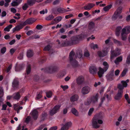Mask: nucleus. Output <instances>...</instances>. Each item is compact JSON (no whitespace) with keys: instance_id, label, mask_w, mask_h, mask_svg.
Returning <instances> with one entry per match:
<instances>
[{"instance_id":"obj_10","label":"nucleus","mask_w":130,"mask_h":130,"mask_svg":"<svg viewBox=\"0 0 130 130\" xmlns=\"http://www.w3.org/2000/svg\"><path fill=\"white\" fill-rule=\"evenodd\" d=\"M121 54L120 50L117 48L115 51H111V61L114 57L119 55Z\"/></svg>"},{"instance_id":"obj_49","label":"nucleus","mask_w":130,"mask_h":130,"mask_svg":"<svg viewBox=\"0 0 130 130\" xmlns=\"http://www.w3.org/2000/svg\"><path fill=\"white\" fill-rule=\"evenodd\" d=\"M47 12V9L43 10L40 11L39 13L41 14H44L45 13H46Z\"/></svg>"},{"instance_id":"obj_34","label":"nucleus","mask_w":130,"mask_h":130,"mask_svg":"<svg viewBox=\"0 0 130 130\" xmlns=\"http://www.w3.org/2000/svg\"><path fill=\"white\" fill-rule=\"evenodd\" d=\"M66 74V70H63L61 71L58 75V76H59V77H62L65 75Z\"/></svg>"},{"instance_id":"obj_5","label":"nucleus","mask_w":130,"mask_h":130,"mask_svg":"<svg viewBox=\"0 0 130 130\" xmlns=\"http://www.w3.org/2000/svg\"><path fill=\"white\" fill-rule=\"evenodd\" d=\"M106 44L104 45V48L102 51H99L97 52V54L100 57H103L105 56L107 54L109 50L108 48L106 47Z\"/></svg>"},{"instance_id":"obj_12","label":"nucleus","mask_w":130,"mask_h":130,"mask_svg":"<svg viewBox=\"0 0 130 130\" xmlns=\"http://www.w3.org/2000/svg\"><path fill=\"white\" fill-rule=\"evenodd\" d=\"M123 91L122 90L118 89V93L115 96V99L117 100H120L122 97Z\"/></svg>"},{"instance_id":"obj_3","label":"nucleus","mask_w":130,"mask_h":130,"mask_svg":"<svg viewBox=\"0 0 130 130\" xmlns=\"http://www.w3.org/2000/svg\"><path fill=\"white\" fill-rule=\"evenodd\" d=\"M98 94H96L95 95H93L88 99L87 101L85 102L84 104L86 105H88L91 103L94 104L98 101Z\"/></svg>"},{"instance_id":"obj_59","label":"nucleus","mask_w":130,"mask_h":130,"mask_svg":"<svg viewBox=\"0 0 130 130\" xmlns=\"http://www.w3.org/2000/svg\"><path fill=\"white\" fill-rule=\"evenodd\" d=\"M60 0H56L53 3V5H56L59 3L60 2Z\"/></svg>"},{"instance_id":"obj_15","label":"nucleus","mask_w":130,"mask_h":130,"mask_svg":"<svg viewBox=\"0 0 130 130\" xmlns=\"http://www.w3.org/2000/svg\"><path fill=\"white\" fill-rule=\"evenodd\" d=\"M72 125V123L71 121L67 122L61 128V130H67L69 129Z\"/></svg>"},{"instance_id":"obj_39","label":"nucleus","mask_w":130,"mask_h":130,"mask_svg":"<svg viewBox=\"0 0 130 130\" xmlns=\"http://www.w3.org/2000/svg\"><path fill=\"white\" fill-rule=\"evenodd\" d=\"M112 6L111 5H107L103 8V10L105 11H107L111 8Z\"/></svg>"},{"instance_id":"obj_16","label":"nucleus","mask_w":130,"mask_h":130,"mask_svg":"<svg viewBox=\"0 0 130 130\" xmlns=\"http://www.w3.org/2000/svg\"><path fill=\"white\" fill-rule=\"evenodd\" d=\"M121 83L122 84H119L118 86V89H120L123 90L124 87H126L127 85V84L125 81L122 80Z\"/></svg>"},{"instance_id":"obj_45","label":"nucleus","mask_w":130,"mask_h":130,"mask_svg":"<svg viewBox=\"0 0 130 130\" xmlns=\"http://www.w3.org/2000/svg\"><path fill=\"white\" fill-rule=\"evenodd\" d=\"M54 18V16L52 15H51L46 17L45 18V19L47 21L53 19Z\"/></svg>"},{"instance_id":"obj_61","label":"nucleus","mask_w":130,"mask_h":130,"mask_svg":"<svg viewBox=\"0 0 130 130\" xmlns=\"http://www.w3.org/2000/svg\"><path fill=\"white\" fill-rule=\"evenodd\" d=\"M120 70H118L117 69L115 71V74L116 76H118L119 74V73H120Z\"/></svg>"},{"instance_id":"obj_17","label":"nucleus","mask_w":130,"mask_h":130,"mask_svg":"<svg viewBox=\"0 0 130 130\" xmlns=\"http://www.w3.org/2000/svg\"><path fill=\"white\" fill-rule=\"evenodd\" d=\"M97 70V68L95 66H91L89 68L90 72L93 75L96 74Z\"/></svg>"},{"instance_id":"obj_1","label":"nucleus","mask_w":130,"mask_h":130,"mask_svg":"<svg viewBox=\"0 0 130 130\" xmlns=\"http://www.w3.org/2000/svg\"><path fill=\"white\" fill-rule=\"evenodd\" d=\"M130 33V26L125 27L122 30L121 36L122 39L123 41L126 40L127 38V34Z\"/></svg>"},{"instance_id":"obj_43","label":"nucleus","mask_w":130,"mask_h":130,"mask_svg":"<svg viewBox=\"0 0 130 130\" xmlns=\"http://www.w3.org/2000/svg\"><path fill=\"white\" fill-rule=\"evenodd\" d=\"M127 70L126 69H124L122 71L120 77H122L126 75L127 72Z\"/></svg>"},{"instance_id":"obj_63","label":"nucleus","mask_w":130,"mask_h":130,"mask_svg":"<svg viewBox=\"0 0 130 130\" xmlns=\"http://www.w3.org/2000/svg\"><path fill=\"white\" fill-rule=\"evenodd\" d=\"M30 119V117L29 116H28L26 119L25 121L26 123H28Z\"/></svg>"},{"instance_id":"obj_35","label":"nucleus","mask_w":130,"mask_h":130,"mask_svg":"<svg viewBox=\"0 0 130 130\" xmlns=\"http://www.w3.org/2000/svg\"><path fill=\"white\" fill-rule=\"evenodd\" d=\"M31 67L30 66H27V67L26 68V74L27 75L29 74L31 71Z\"/></svg>"},{"instance_id":"obj_2","label":"nucleus","mask_w":130,"mask_h":130,"mask_svg":"<svg viewBox=\"0 0 130 130\" xmlns=\"http://www.w3.org/2000/svg\"><path fill=\"white\" fill-rule=\"evenodd\" d=\"M41 70H44L45 72L49 73H52L55 72L58 70V67L56 66H50L45 68H42Z\"/></svg>"},{"instance_id":"obj_23","label":"nucleus","mask_w":130,"mask_h":130,"mask_svg":"<svg viewBox=\"0 0 130 130\" xmlns=\"http://www.w3.org/2000/svg\"><path fill=\"white\" fill-rule=\"evenodd\" d=\"M122 27L120 26L117 27L116 28L115 34L117 36H119L120 34H121V31H122Z\"/></svg>"},{"instance_id":"obj_4","label":"nucleus","mask_w":130,"mask_h":130,"mask_svg":"<svg viewBox=\"0 0 130 130\" xmlns=\"http://www.w3.org/2000/svg\"><path fill=\"white\" fill-rule=\"evenodd\" d=\"M24 91V89H22L20 90L19 91L14 93L12 95V98L14 100L17 101L19 100L21 97Z\"/></svg>"},{"instance_id":"obj_48","label":"nucleus","mask_w":130,"mask_h":130,"mask_svg":"<svg viewBox=\"0 0 130 130\" xmlns=\"http://www.w3.org/2000/svg\"><path fill=\"white\" fill-rule=\"evenodd\" d=\"M62 18L61 16L58 17L54 19V20L57 22H59L61 20Z\"/></svg>"},{"instance_id":"obj_19","label":"nucleus","mask_w":130,"mask_h":130,"mask_svg":"<svg viewBox=\"0 0 130 130\" xmlns=\"http://www.w3.org/2000/svg\"><path fill=\"white\" fill-rule=\"evenodd\" d=\"M31 116L35 120H36L38 117V112L36 109L34 110L31 112Z\"/></svg>"},{"instance_id":"obj_32","label":"nucleus","mask_w":130,"mask_h":130,"mask_svg":"<svg viewBox=\"0 0 130 130\" xmlns=\"http://www.w3.org/2000/svg\"><path fill=\"white\" fill-rule=\"evenodd\" d=\"M122 60V57L121 56H119L117 58L115 61V64H118L119 62H121Z\"/></svg>"},{"instance_id":"obj_54","label":"nucleus","mask_w":130,"mask_h":130,"mask_svg":"<svg viewBox=\"0 0 130 130\" xmlns=\"http://www.w3.org/2000/svg\"><path fill=\"white\" fill-rule=\"evenodd\" d=\"M63 89V91H65L66 89L68 88V86L67 85L63 86L61 85L60 86Z\"/></svg>"},{"instance_id":"obj_41","label":"nucleus","mask_w":130,"mask_h":130,"mask_svg":"<svg viewBox=\"0 0 130 130\" xmlns=\"http://www.w3.org/2000/svg\"><path fill=\"white\" fill-rule=\"evenodd\" d=\"M19 5V3H17L15 0H13L11 3V6L13 7L17 6Z\"/></svg>"},{"instance_id":"obj_42","label":"nucleus","mask_w":130,"mask_h":130,"mask_svg":"<svg viewBox=\"0 0 130 130\" xmlns=\"http://www.w3.org/2000/svg\"><path fill=\"white\" fill-rule=\"evenodd\" d=\"M12 25H9V26L5 27L4 29V30L8 32L9 31L10 29L12 27Z\"/></svg>"},{"instance_id":"obj_31","label":"nucleus","mask_w":130,"mask_h":130,"mask_svg":"<svg viewBox=\"0 0 130 130\" xmlns=\"http://www.w3.org/2000/svg\"><path fill=\"white\" fill-rule=\"evenodd\" d=\"M24 67L23 66H15V70L16 71H20L22 70Z\"/></svg>"},{"instance_id":"obj_52","label":"nucleus","mask_w":130,"mask_h":130,"mask_svg":"<svg viewBox=\"0 0 130 130\" xmlns=\"http://www.w3.org/2000/svg\"><path fill=\"white\" fill-rule=\"evenodd\" d=\"M105 99L104 97H103L101 99V101L99 105V107H101L102 106Z\"/></svg>"},{"instance_id":"obj_9","label":"nucleus","mask_w":130,"mask_h":130,"mask_svg":"<svg viewBox=\"0 0 130 130\" xmlns=\"http://www.w3.org/2000/svg\"><path fill=\"white\" fill-rule=\"evenodd\" d=\"M98 119V117L95 115L92 119V125L93 128H99L100 125H99L97 122V120Z\"/></svg>"},{"instance_id":"obj_27","label":"nucleus","mask_w":130,"mask_h":130,"mask_svg":"<svg viewBox=\"0 0 130 130\" xmlns=\"http://www.w3.org/2000/svg\"><path fill=\"white\" fill-rule=\"evenodd\" d=\"M71 10H67L62 8H59L57 9V11L59 13H64L71 11Z\"/></svg>"},{"instance_id":"obj_50","label":"nucleus","mask_w":130,"mask_h":130,"mask_svg":"<svg viewBox=\"0 0 130 130\" xmlns=\"http://www.w3.org/2000/svg\"><path fill=\"white\" fill-rule=\"evenodd\" d=\"M94 110V109L93 108H90V109L88 113V115L89 116H90L91 115Z\"/></svg>"},{"instance_id":"obj_44","label":"nucleus","mask_w":130,"mask_h":130,"mask_svg":"<svg viewBox=\"0 0 130 130\" xmlns=\"http://www.w3.org/2000/svg\"><path fill=\"white\" fill-rule=\"evenodd\" d=\"M72 113L74 115L76 116H77L78 115V112L75 108H72L71 110Z\"/></svg>"},{"instance_id":"obj_26","label":"nucleus","mask_w":130,"mask_h":130,"mask_svg":"<svg viewBox=\"0 0 130 130\" xmlns=\"http://www.w3.org/2000/svg\"><path fill=\"white\" fill-rule=\"evenodd\" d=\"M113 76L114 74L113 71L110 72L107 75V78L108 80H113Z\"/></svg>"},{"instance_id":"obj_22","label":"nucleus","mask_w":130,"mask_h":130,"mask_svg":"<svg viewBox=\"0 0 130 130\" xmlns=\"http://www.w3.org/2000/svg\"><path fill=\"white\" fill-rule=\"evenodd\" d=\"M19 82L18 79H14L12 83V86L13 88L15 89L17 88L18 87Z\"/></svg>"},{"instance_id":"obj_58","label":"nucleus","mask_w":130,"mask_h":130,"mask_svg":"<svg viewBox=\"0 0 130 130\" xmlns=\"http://www.w3.org/2000/svg\"><path fill=\"white\" fill-rule=\"evenodd\" d=\"M57 128V126H53L50 128L48 130H56Z\"/></svg>"},{"instance_id":"obj_51","label":"nucleus","mask_w":130,"mask_h":130,"mask_svg":"<svg viewBox=\"0 0 130 130\" xmlns=\"http://www.w3.org/2000/svg\"><path fill=\"white\" fill-rule=\"evenodd\" d=\"M90 54L89 52L88 51H85L84 54V56L85 57H88L89 56Z\"/></svg>"},{"instance_id":"obj_36","label":"nucleus","mask_w":130,"mask_h":130,"mask_svg":"<svg viewBox=\"0 0 130 130\" xmlns=\"http://www.w3.org/2000/svg\"><path fill=\"white\" fill-rule=\"evenodd\" d=\"M90 47L91 48L95 49V48H98V46L97 44H94L93 43H92L90 44Z\"/></svg>"},{"instance_id":"obj_24","label":"nucleus","mask_w":130,"mask_h":130,"mask_svg":"<svg viewBox=\"0 0 130 130\" xmlns=\"http://www.w3.org/2000/svg\"><path fill=\"white\" fill-rule=\"evenodd\" d=\"M79 96L78 95L75 94L72 96L70 98V100L71 102H74L78 101Z\"/></svg>"},{"instance_id":"obj_28","label":"nucleus","mask_w":130,"mask_h":130,"mask_svg":"<svg viewBox=\"0 0 130 130\" xmlns=\"http://www.w3.org/2000/svg\"><path fill=\"white\" fill-rule=\"evenodd\" d=\"M34 22L31 19H28L26 20L23 23V25L25 26L27 24H30Z\"/></svg>"},{"instance_id":"obj_62","label":"nucleus","mask_w":130,"mask_h":130,"mask_svg":"<svg viewBox=\"0 0 130 130\" xmlns=\"http://www.w3.org/2000/svg\"><path fill=\"white\" fill-rule=\"evenodd\" d=\"M9 22L10 23H15L16 22V21L14 19H11L9 21Z\"/></svg>"},{"instance_id":"obj_6","label":"nucleus","mask_w":130,"mask_h":130,"mask_svg":"<svg viewBox=\"0 0 130 130\" xmlns=\"http://www.w3.org/2000/svg\"><path fill=\"white\" fill-rule=\"evenodd\" d=\"M75 53L72 51L70 53L69 55V59L70 62L73 65H77L78 64V62L74 59Z\"/></svg>"},{"instance_id":"obj_64","label":"nucleus","mask_w":130,"mask_h":130,"mask_svg":"<svg viewBox=\"0 0 130 130\" xmlns=\"http://www.w3.org/2000/svg\"><path fill=\"white\" fill-rule=\"evenodd\" d=\"M7 14V13L6 11H3L2 12V17H3L5 16Z\"/></svg>"},{"instance_id":"obj_38","label":"nucleus","mask_w":130,"mask_h":130,"mask_svg":"<svg viewBox=\"0 0 130 130\" xmlns=\"http://www.w3.org/2000/svg\"><path fill=\"white\" fill-rule=\"evenodd\" d=\"M46 96L48 98H50L52 95V92L51 91H49L46 92Z\"/></svg>"},{"instance_id":"obj_20","label":"nucleus","mask_w":130,"mask_h":130,"mask_svg":"<svg viewBox=\"0 0 130 130\" xmlns=\"http://www.w3.org/2000/svg\"><path fill=\"white\" fill-rule=\"evenodd\" d=\"M95 5L94 4L89 3L84 6V9L85 10H89Z\"/></svg>"},{"instance_id":"obj_14","label":"nucleus","mask_w":130,"mask_h":130,"mask_svg":"<svg viewBox=\"0 0 130 130\" xmlns=\"http://www.w3.org/2000/svg\"><path fill=\"white\" fill-rule=\"evenodd\" d=\"M122 9L121 8H118L115 12L112 17L113 20H116L118 18V15H120L122 12Z\"/></svg>"},{"instance_id":"obj_30","label":"nucleus","mask_w":130,"mask_h":130,"mask_svg":"<svg viewBox=\"0 0 130 130\" xmlns=\"http://www.w3.org/2000/svg\"><path fill=\"white\" fill-rule=\"evenodd\" d=\"M82 51L80 50L78 51L76 53V57H78L79 58H80L82 57Z\"/></svg>"},{"instance_id":"obj_21","label":"nucleus","mask_w":130,"mask_h":130,"mask_svg":"<svg viewBox=\"0 0 130 130\" xmlns=\"http://www.w3.org/2000/svg\"><path fill=\"white\" fill-rule=\"evenodd\" d=\"M84 81V78L82 76H79L76 79L77 83L79 85L82 84L83 83Z\"/></svg>"},{"instance_id":"obj_56","label":"nucleus","mask_w":130,"mask_h":130,"mask_svg":"<svg viewBox=\"0 0 130 130\" xmlns=\"http://www.w3.org/2000/svg\"><path fill=\"white\" fill-rule=\"evenodd\" d=\"M126 62L128 64H129L130 63V54L127 57L126 61Z\"/></svg>"},{"instance_id":"obj_11","label":"nucleus","mask_w":130,"mask_h":130,"mask_svg":"<svg viewBox=\"0 0 130 130\" xmlns=\"http://www.w3.org/2000/svg\"><path fill=\"white\" fill-rule=\"evenodd\" d=\"M95 24L93 22H90L88 25V31L89 33L91 34L93 33L95 30Z\"/></svg>"},{"instance_id":"obj_25","label":"nucleus","mask_w":130,"mask_h":130,"mask_svg":"<svg viewBox=\"0 0 130 130\" xmlns=\"http://www.w3.org/2000/svg\"><path fill=\"white\" fill-rule=\"evenodd\" d=\"M47 113L45 112H43L42 113L41 116V121H43L47 118Z\"/></svg>"},{"instance_id":"obj_47","label":"nucleus","mask_w":130,"mask_h":130,"mask_svg":"<svg viewBox=\"0 0 130 130\" xmlns=\"http://www.w3.org/2000/svg\"><path fill=\"white\" fill-rule=\"evenodd\" d=\"M51 47V46L49 45L45 47L44 48V50L45 51L49 50Z\"/></svg>"},{"instance_id":"obj_33","label":"nucleus","mask_w":130,"mask_h":130,"mask_svg":"<svg viewBox=\"0 0 130 130\" xmlns=\"http://www.w3.org/2000/svg\"><path fill=\"white\" fill-rule=\"evenodd\" d=\"M33 55V52L30 50L28 51L27 53V56L28 57H32Z\"/></svg>"},{"instance_id":"obj_60","label":"nucleus","mask_w":130,"mask_h":130,"mask_svg":"<svg viewBox=\"0 0 130 130\" xmlns=\"http://www.w3.org/2000/svg\"><path fill=\"white\" fill-rule=\"evenodd\" d=\"M43 28L42 26L41 25H38L36 27V28L38 29H41Z\"/></svg>"},{"instance_id":"obj_57","label":"nucleus","mask_w":130,"mask_h":130,"mask_svg":"<svg viewBox=\"0 0 130 130\" xmlns=\"http://www.w3.org/2000/svg\"><path fill=\"white\" fill-rule=\"evenodd\" d=\"M11 11L13 13H15L17 12L16 10L14 8H12L10 9Z\"/></svg>"},{"instance_id":"obj_53","label":"nucleus","mask_w":130,"mask_h":130,"mask_svg":"<svg viewBox=\"0 0 130 130\" xmlns=\"http://www.w3.org/2000/svg\"><path fill=\"white\" fill-rule=\"evenodd\" d=\"M6 48L4 47L1 50V52L2 54H4L6 52Z\"/></svg>"},{"instance_id":"obj_40","label":"nucleus","mask_w":130,"mask_h":130,"mask_svg":"<svg viewBox=\"0 0 130 130\" xmlns=\"http://www.w3.org/2000/svg\"><path fill=\"white\" fill-rule=\"evenodd\" d=\"M36 1L35 0H28L27 3L29 5H32L35 3Z\"/></svg>"},{"instance_id":"obj_55","label":"nucleus","mask_w":130,"mask_h":130,"mask_svg":"<svg viewBox=\"0 0 130 130\" xmlns=\"http://www.w3.org/2000/svg\"><path fill=\"white\" fill-rule=\"evenodd\" d=\"M7 107V105L5 104H3L2 106V108L1 110H6V108Z\"/></svg>"},{"instance_id":"obj_18","label":"nucleus","mask_w":130,"mask_h":130,"mask_svg":"<svg viewBox=\"0 0 130 130\" xmlns=\"http://www.w3.org/2000/svg\"><path fill=\"white\" fill-rule=\"evenodd\" d=\"M90 91V88L88 86H86L82 89V93L83 94H86L88 93Z\"/></svg>"},{"instance_id":"obj_29","label":"nucleus","mask_w":130,"mask_h":130,"mask_svg":"<svg viewBox=\"0 0 130 130\" xmlns=\"http://www.w3.org/2000/svg\"><path fill=\"white\" fill-rule=\"evenodd\" d=\"M23 26H24L22 24L20 25L15 27L13 29V32H14L16 31H18L22 29L23 28Z\"/></svg>"},{"instance_id":"obj_37","label":"nucleus","mask_w":130,"mask_h":130,"mask_svg":"<svg viewBox=\"0 0 130 130\" xmlns=\"http://www.w3.org/2000/svg\"><path fill=\"white\" fill-rule=\"evenodd\" d=\"M42 91H40L38 92L37 93L36 98L37 99H39L41 98L42 96Z\"/></svg>"},{"instance_id":"obj_8","label":"nucleus","mask_w":130,"mask_h":130,"mask_svg":"<svg viewBox=\"0 0 130 130\" xmlns=\"http://www.w3.org/2000/svg\"><path fill=\"white\" fill-rule=\"evenodd\" d=\"M61 106L60 104H57L55 105L50 111V115L53 116L59 110Z\"/></svg>"},{"instance_id":"obj_7","label":"nucleus","mask_w":130,"mask_h":130,"mask_svg":"<svg viewBox=\"0 0 130 130\" xmlns=\"http://www.w3.org/2000/svg\"><path fill=\"white\" fill-rule=\"evenodd\" d=\"M104 69L100 67L99 68V71L98 72V75L100 78L103 76L104 72H105L109 68V66H104Z\"/></svg>"},{"instance_id":"obj_13","label":"nucleus","mask_w":130,"mask_h":130,"mask_svg":"<svg viewBox=\"0 0 130 130\" xmlns=\"http://www.w3.org/2000/svg\"><path fill=\"white\" fill-rule=\"evenodd\" d=\"M84 35H81L77 36L74 38V39L73 41L74 44H76L79 42V41L83 40L84 37Z\"/></svg>"},{"instance_id":"obj_46","label":"nucleus","mask_w":130,"mask_h":130,"mask_svg":"<svg viewBox=\"0 0 130 130\" xmlns=\"http://www.w3.org/2000/svg\"><path fill=\"white\" fill-rule=\"evenodd\" d=\"M28 7V4L27 3H25L22 6V9L24 10H26Z\"/></svg>"}]
</instances>
